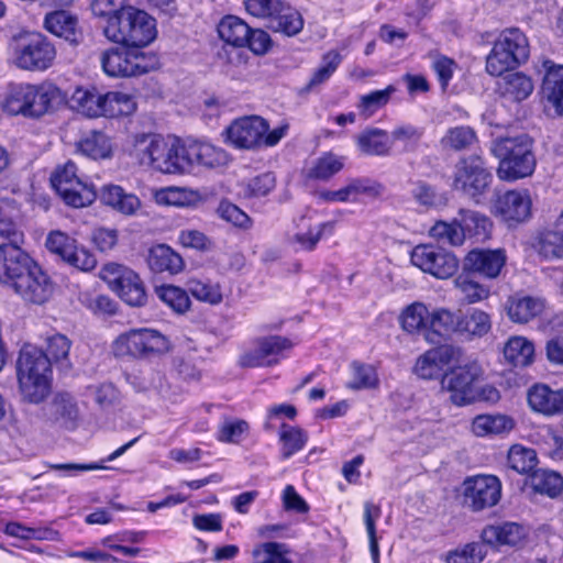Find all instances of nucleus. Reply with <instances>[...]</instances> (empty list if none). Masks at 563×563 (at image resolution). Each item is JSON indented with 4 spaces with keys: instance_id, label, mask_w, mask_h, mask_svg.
I'll return each mask as SVG.
<instances>
[{
    "instance_id": "obj_1",
    "label": "nucleus",
    "mask_w": 563,
    "mask_h": 563,
    "mask_svg": "<svg viewBox=\"0 0 563 563\" xmlns=\"http://www.w3.org/2000/svg\"><path fill=\"white\" fill-rule=\"evenodd\" d=\"M0 283L34 305L46 302L54 289L49 276L19 245H0Z\"/></svg>"
},
{
    "instance_id": "obj_2",
    "label": "nucleus",
    "mask_w": 563,
    "mask_h": 563,
    "mask_svg": "<svg viewBox=\"0 0 563 563\" xmlns=\"http://www.w3.org/2000/svg\"><path fill=\"white\" fill-rule=\"evenodd\" d=\"M63 100L62 90L52 82L12 84L2 95L0 107L11 115L38 119Z\"/></svg>"
},
{
    "instance_id": "obj_3",
    "label": "nucleus",
    "mask_w": 563,
    "mask_h": 563,
    "mask_svg": "<svg viewBox=\"0 0 563 563\" xmlns=\"http://www.w3.org/2000/svg\"><path fill=\"white\" fill-rule=\"evenodd\" d=\"M185 144L177 137L165 139L159 134L142 133L134 136L132 155L140 165L163 174L187 172Z\"/></svg>"
},
{
    "instance_id": "obj_4",
    "label": "nucleus",
    "mask_w": 563,
    "mask_h": 563,
    "mask_svg": "<svg viewBox=\"0 0 563 563\" xmlns=\"http://www.w3.org/2000/svg\"><path fill=\"white\" fill-rule=\"evenodd\" d=\"M51 364L38 347L24 344L16 360V379L24 401L42 402L49 394Z\"/></svg>"
},
{
    "instance_id": "obj_5",
    "label": "nucleus",
    "mask_w": 563,
    "mask_h": 563,
    "mask_svg": "<svg viewBox=\"0 0 563 563\" xmlns=\"http://www.w3.org/2000/svg\"><path fill=\"white\" fill-rule=\"evenodd\" d=\"M492 153L499 159L497 176L501 180L515 181L531 176L536 168L532 140L527 134L495 140Z\"/></svg>"
},
{
    "instance_id": "obj_6",
    "label": "nucleus",
    "mask_w": 563,
    "mask_h": 563,
    "mask_svg": "<svg viewBox=\"0 0 563 563\" xmlns=\"http://www.w3.org/2000/svg\"><path fill=\"white\" fill-rule=\"evenodd\" d=\"M103 33L114 43L143 47L156 37V24L145 11L128 7L117 16L107 20Z\"/></svg>"
},
{
    "instance_id": "obj_7",
    "label": "nucleus",
    "mask_w": 563,
    "mask_h": 563,
    "mask_svg": "<svg viewBox=\"0 0 563 563\" xmlns=\"http://www.w3.org/2000/svg\"><path fill=\"white\" fill-rule=\"evenodd\" d=\"M169 349L168 339L150 328L131 329L121 333L112 343L115 357L136 360H153L166 354Z\"/></svg>"
},
{
    "instance_id": "obj_8",
    "label": "nucleus",
    "mask_w": 563,
    "mask_h": 563,
    "mask_svg": "<svg viewBox=\"0 0 563 563\" xmlns=\"http://www.w3.org/2000/svg\"><path fill=\"white\" fill-rule=\"evenodd\" d=\"M529 57L527 36L519 29L504 30L486 58V70L492 76H501L515 69Z\"/></svg>"
},
{
    "instance_id": "obj_9",
    "label": "nucleus",
    "mask_w": 563,
    "mask_h": 563,
    "mask_svg": "<svg viewBox=\"0 0 563 563\" xmlns=\"http://www.w3.org/2000/svg\"><path fill=\"white\" fill-rule=\"evenodd\" d=\"M100 64L110 77L144 75L156 67L157 60L137 48H110L101 53Z\"/></svg>"
},
{
    "instance_id": "obj_10",
    "label": "nucleus",
    "mask_w": 563,
    "mask_h": 563,
    "mask_svg": "<svg viewBox=\"0 0 563 563\" xmlns=\"http://www.w3.org/2000/svg\"><path fill=\"white\" fill-rule=\"evenodd\" d=\"M55 58V46L41 33L20 36L13 47V62L21 69L46 70Z\"/></svg>"
},
{
    "instance_id": "obj_11",
    "label": "nucleus",
    "mask_w": 563,
    "mask_h": 563,
    "mask_svg": "<svg viewBox=\"0 0 563 563\" xmlns=\"http://www.w3.org/2000/svg\"><path fill=\"white\" fill-rule=\"evenodd\" d=\"M100 277L126 305L142 307L147 301L145 287L140 276L131 268L108 263L100 271Z\"/></svg>"
},
{
    "instance_id": "obj_12",
    "label": "nucleus",
    "mask_w": 563,
    "mask_h": 563,
    "mask_svg": "<svg viewBox=\"0 0 563 563\" xmlns=\"http://www.w3.org/2000/svg\"><path fill=\"white\" fill-rule=\"evenodd\" d=\"M482 375L483 369L477 362L459 363L442 376L441 386L451 394L453 404L464 406L477 399L476 383Z\"/></svg>"
},
{
    "instance_id": "obj_13",
    "label": "nucleus",
    "mask_w": 563,
    "mask_h": 563,
    "mask_svg": "<svg viewBox=\"0 0 563 563\" xmlns=\"http://www.w3.org/2000/svg\"><path fill=\"white\" fill-rule=\"evenodd\" d=\"M76 172V165L67 162L52 175L51 183L65 203L82 208L92 203L97 195L93 186L85 184Z\"/></svg>"
},
{
    "instance_id": "obj_14",
    "label": "nucleus",
    "mask_w": 563,
    "mask_h": 563,
    "mask_svg": "<svg viewBox=\"0 0 563 563\" xmlns=\"http://www.w3.org/2000/svg\"><path fill=\"white\" fill-rule=\"evenodd\" d=\"M490 181L492 174L478 155L463 157L454 166L452 187L471 198L483 195Z\"/></svg>"
},
{
    "instance_id": "obj_15",
    "label": "nucleus",
    "mask_w": 563,
    "mask_h": 563,
    "mask_svg": "<svg viewBox=\"0 0 563 563\" xmlns=\"http://www.w3.org/2000/svg\"><path fill=\"white\" fill-rule=\"evenodd\" d=\"M410 260L422 272L441 279L453 276L459 267V261L454 254L430 244L413 247Z\"/></svg>"
},
{
    "instance_id": "obj_16",
    "label": "nucleus",
    "mask_w": 563,
    "mask_h": 563,
    "mask_svg": "<svg viewBox=\"0 0 563 563\" xmlns=\"http://www.w3.org/2000/svg\"><path fill=\"white\" fill-rule=\"evenodd\" d=\"M464 504L473 511L492 508L501 497V483L494 475H477L463 482Z\"/></svg>"
},
{
    "instance_id": "obj_17",
    "label": "nucleus",
    "mask_w": 563,
    "mask_h": 563,
    "mask_svg": "<svg viewBox=\"0 0 563 563\" xmlns=\"http://www.w3.org/2000/svg\"><path fill=\"white\" fill-rule=\"evenodd\" d=\"M292 342L280 335L258 338L254 347L240 357V365L243 367L273 366L286 356L292 349Z\"/></svg>"
},
{
    "instance_id": "obj_18",
    "label": "nucleus",
    "mask_w": 563,
    "mask_h": 563,
    "mask_svg": "<svg viewBox=\"0 0 563 563\" xmlns=\"http://www.w3.org/2000/svg\"><path fill=\"white\" fill-rule=\"evenodd\" d=\"M462 361L463 351L461 347L442 344L420 355L416 361L413 372L422 379H434L444 375L445 366L459 364Z\"/></svg>"
},
{
    "instance_id": "obj_19",
    "label": "nucleus",
    "mask_w": 563,
    "mask_h": 563,
    "mask_svg": "<svg viewBox=\"0 0 563 563\" xmlns=\"http://www.w3.org/2000/svg\"><path fill=\"white\" fill-rule=\"evenodd\" d=\"M268 128L267 121L261 117H244L231 123L227 129V139L238 148H256L262 146Z\"/></svg>"
},
{
    "instance_id": "obj_20",
    "label": "nucleus",
    "mask_w": 563,
    "mask_h": 563,
    "mask_svg": "<svg viewBox=\"0 0 563 563\" xmlns=\"http://www.w3.org/2000/svg\"><path fill=\"white\" fill-rule=\"evenodd\" d=\"M506 262L507 255L503 249H474L464 257L463 271L495 279L500 275Z\"/></svg>"
},
{
    "instance_id": "obj_21",
    "label": "nucleus",
    "mask_w": 563,
    "mask_h": 563,
    "mask_svg": "<svg viewBox=\"0 0 563 563\" xmlns=\"http://www.w3.org/2000/svg\"><path fill=\"white\" fill-rule=\"evenodd\" d=\"M185 159L187 161V172L194 166L206 168H217L225 166L229 163L228 153L220 147L208 142L194 141L185 144Z\"/></svg>"
},
{
    "instance_id": "obj_22",
    "label": "nucleus",
    "mask_w": 563,
    "mask_h": 563,
    "mask_svg": "<svg viewBox=\"0 0 563 563\" xmlns=\"http://www.w3.org/2000/svg\"><path fill=\"white\" fill-rule=\"evenodd\" d=\"M297 229L296 233L289 235V244L296 252H312L323 235L333 234L335 221H325L312 225L306 217H301L297 223Z\"/></svg>"
},
{
    "instance_id": "obj_23",
    "label": "nucleus",
    "mask_w": 563,
    "mask_h": 563,
    "mask_svg": "<svg viewBox=\"0 0 563 563\" xmlns=\"http://www.w3.org/2000/svg\"><path fill=\"white\" fill-rule=\"evenodd\" d=\"M495 208L505 221L522 222L530 217L531 198L528 190H509L497 199Z\"/></svg>"
},
{
    "instance_id": "obj_24",
    "label": "nucleus",
    "mask_w": 563,
    "mask_h": 563,
    "mask_svg": "<svg viewBox=\"0 0 563 563\" xmlns=\"http://www.w3.org/2000/svg\"><path fill=\"white\" fill-rule=\"evenodd\" d=\"M545 71L541 93L543 99L551 106L555 113L563 114V65H558L550 59L542 63Z\"/></svg>"
},
{
    "instance_id": "obj_25",
    "label": "nucleus",
    "mask_w": 563,
    "mask_h": 563,
    "mask_svg": "<svg viewBox=\"0 0 563 563\" xmlns=\"http://www.w3.org/2000/svg\"><path fill=\"white\" fill-rule=\"evenodd\" d=\"M527 399L530 408L545 416L563 412V389H551L545 384H536L529 388Z\"/></svg>"
},
{
    "instance_id": "obj_26",
    "label": "nucleus",
    "mask_w": 563,
    "mask_h": 563,
    "mask_svg": "<svg viewBox=\"0 0 563 563\" xmlns=\"http://www.w3.org/2000/svg\"><path fill=\"white\" fill-rule=\"evenodd\" d=\"M45 29L55 36L64 38L71 45L82 41V32L75 15L65 10L47 13L44 20Z\"/></svg>"
},
{
    "instance_id": "obj_27",
    "label": "nucleus",
    "mask_w": 563,
    "mask_h": 563,
    "mask_svg": "<svg viewBox=\"0 0 563 563\" xmlns=\"http://www.w3.org/2000/svg\"><path fill=\"white\" fill-rule=\"evenodd\" d=\"M459 331V313L445 308L430 311L429 328L424 334L426 341L439 344L441 341Z\"/></svg>"
},
{
    "instance_id": "obj_28",
    "label": "nucleus",
    "mask_w": 563,
    "mask_h": 563,
    "mask_svg": "<svg viewBox=\"0 0 563 563\" xmlns=\"http://www.w3.org/2000/svg\"><path fill=\"white\" fill-rule=\"evenodd\" d=\"M100 199L106 206L129 217L135 216L142 206L136 195L126 192L118 185L103 186L101 188Z\"/></svg>"
},
{
    "instance_id": "obj_29",
    "label": "nucleus",
    "mask_w": 563,
    "mask_h": 563,
    "mask_svg": "<svg viewBox=\"0 0 563 563\" xmlns=\"http://www.w3.org/2000/svg\"><path fill=\"white\" fill-rule=\"evenodd\" d=\"M497 81V91L508 101L520 102L533 91V82L523 73H509Z\"/></svg>"
},
{
    "instance_id": "obj_30",
    "label": "nucleus",
    "mask_w": 563,
    "mask_h": 563,
    "mask_svg": "<svg viewBox=\"0 0 563 563\" xmlns=\"http://www.w3.org/2000/svg\"><path fill=\"white\" fill-rule=\"evenodd\" d=\"M525 537V529L515 522L487 526L483 529L481 534L483 542L494 547L517 545Z\"/></svg>"
},
{
    "instance_id": "obj_31",
    "label": "nucleus",
    "mask_w": 563,
    "mask_h": 563,
    "mask_svg": "<svg viewBox=\"0 0 563 563\" xmlns=\"http://www.w3.org/2000/svg\"><path fill=\"white\" fill-rule=\"evenodd\" d=\"M303 24L301 13L289 3L283 2L266 27L275 33L295 36L302 31Z\"/></svg>"
},
{
    "instance_id": "obj_32",
    "label": "nucleus",
    "mask_w": 563,
    "mask_h": 563,
    "mask_svg": "<svg viewBox=\"0 0 563 563\" xmlns=\"http://www.w3.org/2000/svg\"><path fill=\"white\" fill-rule=\"evenodd\" d=\"M544 308L543 300L530 296H511L506 303L507 314L514 322L527 323L539 316Z\"/></svg>"
},
{
    "instance_id": "obj_33",
    "label": "nucleus",
    "mask_w": 563,
    "mask_h": 563,
    "mask_svg": "<svg viewBox=\"0 0 563 563\" xmlns=\"http://www.w3.org/2000/svg\"><path fill=\"white\" fill-rule=\"evenodd\" d=\"M147 264L155 273L177 274L184 268L181 256L165 244H158L150 249Z\"/></svg>"
},
{
    "instance_id": "obj_34",
    "label": "nucleus",
    "mask_w": 563,
    "mask_h": 563,
    "mask_svg": "<svg viewBox=\"0 0 563 563\" xmlns=\"http://www.w3.org/2000/svg\"><path fill=\"white\" fill-rule=\"evenodd\" d=\"M514 428V419L505 415H479L472 422V431L477 437L505 434Z\"/></svg>"
},
{
    "instance_id": "obj_35",
    "label": "nucleus",
    "mask_w": 563,
    "mask_h": 563,
    "mask_svg": "<svg viewBox=\"0 0 563 563\" xmlns=\"http://www.w3.org/2000/svg\"><path fill=\"white\" fill-rule=\"evenodd\" d=\"M220 38L234 47H244L250 35V25L235 15H227L218 24Z\"/></svg>"
},
{
    "instance_id": "obj_36",
    "label": "nucleus",
    "mask_w": 563,
    "mask_h": 563,
    "mask_svg": "<svg viewBox=\"0 0 563 563\" xmlns=\"http://www.w3.org/2000/svg\"><path fill=\"white\" fill-rule=\"evenodd\" d=\"M344 167V158L331 152L322 154L311 162L305 170L308 179L327 181L341 172Z\"/></svg>"
},
{
    "instance_id": "obj_37",
    "label": "nucleus",
    "mask_w": 563,
    "mask_h": 563,
    "mask_svg": "<svg viewBox=\"0 0 563 563\" xmlns=\"http://www.w3.org/2000/svg\"><path fill=\"white\" fill-rule=\"evenodd\" d=\"M73 107L89 118L104 115L103 93L97 88H77L71 96Z\"/></svg>"
},
{
    "instance_id": "obj_38",
    "label": "nucleus",
    "mask_w": 563,
    "mask_h": 563,
    "mask_svg": "<svg viewBox=\"0 0 563 563\" xmlns=\"http://www.w3.org/2000/svg\"><path fill=\"white\" fill-rule=\"evenodd\" d=\"M430 311L428 307L416 301L406 307L400 314L402 329L411 334H422L424 336L429 328Z\"/></svg>"
},
{
    "instance_id": "obj_39",
    "label": "nucleus",
    "mask_w": 563,
    "mask_h": 563,
    "mask_svg": "<svg viewBox=\"0 0 563 563\" xmlns=\"http://www.w3.org/2000/svg\"><path fill=\"white\" fill-rule=\"evenodd\" d=\"M528 484L534 493L550 498L558 497L563 490V477L549 470L533 471L529 476Z\"/></svg>"
},
{
    "instance_id": "obj_40",
    "label": "nucleus",
    "mask_w": 563,
    "mask_h": 563,
    "mask_svg": "<svg viewBox=\"0 0 563 563\" xmlns=\"http://www.w3.org/2000/svg\"><path fill=\"white\" fill-rule=\"evenodd\" d=\"M478 142L475 130L468 125H456L446 130L440 143L444 150L461 152L473 148Z\"/></svg>"
},
{
    "instance_id": "obj_41",
    "label": "nucleus",
    "mask_w": 563,
    "mask_h": 563,
    "mask_svg": "<svg viewBox=\"0 0 563 563\" xmlns=\"http://www.w3.org/2000/svg\"><path fill=\"white\" fill-rule=\"evenodd\" d=\"M492 322L489 316L479 310L472 309L467 313L459 312V331L461 335L467 338L484 336L490 331Z\"/></svg>"
},
{
    "instance_id": "obj_42",
    "label": "nucleus",
    "mask_w": 563,
    "mask_h": 563,
    "mask_svg": "<svg viewBox=\"0 0 563 563\" xmlns=\"http://www.w3.org/2000/svg\"><path fill=\"white\" fill-rule=\"evenodd\" d=\"M357 145L364 154L384 156L390 152L391 140L386 131L373 129L358 135Z\"/></svg>"
},
{
    "instance_id": "obj_43",
    "label": "nucleus",
    "mask_w": 563,
    "mask_h": 563,
    "mask_svg": "<svg viewBox=\"0 0 563 563\" xmlns=\"http://www.w3.org/2000/svg\"><path fill=\"white\" fill-rule=\"evenodd\" d=\"M533 355V344L522 336L510 338L504 347L506 361L514 366H528L532 363Z\"/></svg>"
},
{
    "instance_id": "obj_44",
    "label": "nucleus",
    "mask_w": 563,
    "mask_h": 563,
    "mask_svg": "<svg viewBox=\"0 0 563 563\" xmlns=\"http://www.w3.org/2000/svg\"><path fill=\"white\" fill-rule=\"evenodd\" d=\"M77 150L82 155L92 159H103L111 155V144L106 134L91 131L78 143Z\"/></svg>"
},
{
    "instance_id": "obj_45",
    "label": "nucleus",
    "mask_w": 563,
    "mask_h": 563,
    "mask_svg": "<svg viewBox=\"0 0 563 563\" xmlns=\"http://www.w3.org/2000/svg\"><path fill=\"white\" fill-rule=\"evenodd\" d=\"M342 55L338 51H329L322 56L320 66L312 73L305 87L306 91H312L327 82L342 63Z\"/></svg>"
},
{
    "instance_id": "obj_46",
    "label": "nucleus",
    "mask_w": 563,
    "mask_h": 563,
    "mask_svg": "<svg viewBox=\"0 0 563 563\" xmlns=\"http://www.w3.org/2000/svg\"><path fill=\"white\" fill-rule=\"evenodd\" d=\"M103 107L106 117L130 115L136 109L134 98L122 91H109L103 93Z\"/></svg>"
},
{
    "instance_id": "obj_47",
    "label": "nucleus",
    "mask_w": 563,
    "mask_h": 563,
    "mask_svg": "<svg viewBox=\"0 0 563 563\" xmlns=\"http://www.w3.org/2000/svg\"><path fill=\"white\" fill-rule=\"evenodd\" d=\"M537 252L547 260L563 257V235L553 228L541 231L534 244Z\"/></svg>"
},
{
    "instance_id": "obj_48",
    "label": "nucleus",
    "mask_w": 563,
    "mask_h": 563,
    "mask_svg": "<svg viewBox=\"0 0 563 563\" xmlns=\"http://www.w3.org/2000/svg\"><path fill=\"white\" fill-rule=\"evenodd\" d=\"M508 466L519 474H529L538 464V456L533 449L515 444L509 449Z\"/></svg>"
},
{
    "instance_id": "obj_49",
    "label": "nucleus",
    "mask_w": 563,
    "mask_h": 563,
    "mask_svg": "<svg viewBox=\"0 0 563 563\" xmlns=\"http://www.w3.org/2000/svg\"><path fill=\"white\" fill-rule=\"evenodd\" d=\"M279 441L282 443V456L286 460L303 449L308 441V434L298 427L283 423L279 431Z\"/></svg>"
},
{
    "instance_id": "obj_50",
    "label": "nucleus",
    "mask_w": 563,
    "mask_h": 563,
    "mask_svg": "<svg viewBox=\"0 0 563 563\" xmlns=\"http://www.w3.org/2000/svg\"><path fill=\"white\" fill-rule=\"evenodd\" d=\"M395 91V86L389 85L383 90H375L367 95L361 96L357 103V108L361 114L365 118L372 117L375 112H377L389 102Z\"/></svg>"
},
{
    "instance_id": "obj_51",
    "label": "nucleus",
    "mask_w": 563,
    "mask_h": 563,
    "mask_svg": "<svg viewBox=\"0 0 563 563\" xmlns=\"http://www.w3.org/2000/svg\"><path fill=\"white\" fill-rule=\"evenodd\" d=\"M430 235L438 242L452 246L462 245L465 240V233L461 223L444 221L437 222L430 229Z\"/></svg>"
},
{
    "instance_id": "obj_52",
    "label": "nucleus",
    "mask_w": 563,
    "mask_h": 563,
    "mask_svg": "<svg viewBox=\"0 0 563 563\" xmlns=\"http://www.w3.org/2000/svg\"><path fill=\"white\" fill-rule=\"evenodd\" d=\"M289 550L286 544L278 542H266L256 547L252 554L254 563H291L286 556Z\"/></svg>"
},
{
    "instance_id": "obj_53",
    "label": "nucleus",
    "mask_w": 563,
    "mask_h": 563,
    "mask_svg": "<svg viewBox=\"0 0 563 563\" xmlns=\"http://www.w3.org/2000/svg\"><path fill=\"white\" fill-rule=\"evenodd\" d=\"M250 424L242 419L225 418L219 426L217 439L220 442L238 444L246 438Z\"/></svg>"
},
{
    "instance_id": "obj_54",
    "label": "nucleus",
    "mask_w": 563,
    "mask_h": 563,
    "mask_svg": "<svg viewBox=\"0 0 563 563\" xmlns=\"http://www.w3.org/2000/svg\"><path fill=\"white\" fill-rule=\"evenodd\" d=\"M351 371L352 379L347 383V388L354 390L369 389L378 385V376L372 365L353 362L351 364Z\"/></svg>"
},
{
    "instance_id": "obj_55",
    "label": "nucleus",
    "mask_w": 563,
    "mask_h": 563,
    "mask_svg": "<svg viewBox=\"0 0 563 563\" xmlns=\"http://www.w3.org/2000/svg\"><path fill=\"white\" fill-rule=\"evenodd\" d=\"M187 290L199 301L218 305L222 301L221 288L218 284L191 278L187 282Z\"/></svg>"
},
{
    "instance_id": "obj_56",
    "label": "nucleus",
    "mask_w": 563,
    "mask_h": 563,
    "mask_svg": "<svg viewBox=\"0 0 563 563\" xmlns=\"http://www.w3.org/2000/svg\"><path fill=\"white\" fill-rule=\"evenodd\" d=\"M0 238L8 241L1 245L21 246L24 243L23 225L18 216H9L0 210Z\"/></svg>"
},
{
    "instance_id": "obj_57",
    "label": "nucleus",
    "mask_w": 563,
    "mask_h": 563,
    "mask_svg": "<svg viewBox=\"0 0 563 563\" xmlns=\"http://www.w3.org/2000/svg\"><path fill=\"white\" fill-rule=\"evenodd\" d=\"M156 295L163 302L178 313L187 311L190 306L188 292L176 286L164 285L157 287Z\"/></svg>"
},
{
    "instance_id": "obj_58",
    "label": "nucleus",
    "mask_w": 563,
    "mask_h": 563,
    "mask_svg": "<svg viewBox=\"0 0 563 563\" xmlns=\"http://www.w3.org/2000/svg\"><path fill=\"white\" fill-rule=\"evenodd\" d=\"M454 285L463 295L464 300L474 303L484 300L489 295V289L476 280H473L467 274H461L454 279Z\"/></svg>"
},
{
    "instance_id": "obj_59",
    "label": "nucleus",
    "mask_w": 563,
    "mask_h": 563,
    "mask_svg": "<svg viewBox=\"0 0 563 563\" xmlns=\"http://www.w3.org/2000/svg\"><path fill=\"white\" fill-rule=\"evenodd\" d=\"M380 516V509L378 506L367 501L364 505V522L369 540V552L373 563H379V548L378 539L376 536V520Z\"/></svg>"
},
{
    "instance_id": "obj_60",
    "label": "nucleus",
    "mask_w": 563,
    "mask_h": 563,
    "mask_svg": "<svg viewBox=\"0 0 563 563\" xmlns=\"http://www.w3.org/2000/svg\"><path fill=\"white\" fill-rule=\"evenodd\" d=\"M486 555L484 548L478 542H471L446 553V563H481Z\"/></svg>"
},
{
    "instance_id": "obj_61",
    "label": "nucleus",
    "mask_w": 563,
    "mask_h": 563,
    "mask_svg": "<svg viewBox=\"0 0 563 563\" xmlns=\"http://www.w3.org/2000/svg\"><path fill=\"white\" fill-rule=\"evenodd\" d=\"M461 225L465 231L472 232L477 236H486L492 228L488 217L473 210H461Z\"/></svg>"
},
{
    "instance_id": "obj_62",
    "label": "nucleus",
    "mask_w": 563,
    "mask_h": 563,
    "mask_svg": "<svg viewBox=\"0 0 563 563\" xmlns=\"http://www.w3.org/2000/svg\"><path fill=\"white\" fill-rule=\"evenodd\" d=\"M71 341L62 333H55L46 340V355L52 362L59 363L68 360Z\"/></svg>"
},
{
    "instance_id": "obj_63",
    "label": "nucleus",
    "mask_w": 563,
    "mask_h": 563,
    "mask_svg": "<svg viewBox=\"0 0 563 563\" xmlns=\"http://www.w3.org/2000/svg\"><path fill=\"white\" fill-rule=\"evenodd\" d=\"M76 245L74 239L59 231L49 233L46 240L48 251L58 255L64 262L68 261Z\"/></svg>"
},
{
    "instance_id": "obj_64",
    "label": "nucleus",
    "mask_w": 563,
    "mask_h": 563,
    "mask_svg": "<svg viewBox=\"0 0 563 563\" xmlns=\"http://www.w3.org/2000/svg\"><path fill=\"white\" fill-rule=\"evenodd\" d=\"M283 2L282 0H244V7L252 16L265 20L267 26Z\"/></svg>"
}]
</instances>
